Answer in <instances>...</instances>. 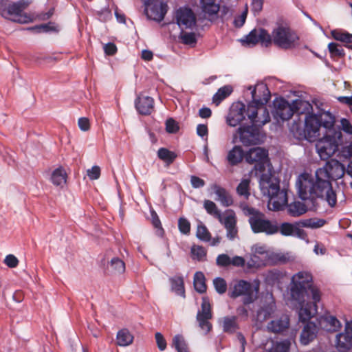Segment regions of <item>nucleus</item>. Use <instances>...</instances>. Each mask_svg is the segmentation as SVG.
I'll list each match as a JSON object with an SVG mask.
<instances>
[{"label":"nucleus","instance_id":"nucleus-1","mask_svg":"<svg viewBox=\"0 0 352 352\" xmlns=\"http://www.w3.org/2000/svg\"><path fill=\"white\" fill-rule=\"evenodd\" d=\"M344 173V166L338 160L331 159L316 170L314 177L307 173H302L298 180L299 197L307 201L311 209L317 208L318 199L325 200L331 207L335 206L337 197L331 180L342 178Z\"/></svg>","mask_w":352,"mask_h":352},{"label":"nucleus","instance_id":"nucleus-2","mask_svg":"<svg viewBox=\"0 0 352 352\" xmlns=\"http://www.w3.org/2000/svg\"><path fill=\"white\" fill-rule=\"evenodd\" d=\"M248 163L254 164L255 175H260L259 187L262 194L269 197L268 206L273 211L283 210L287 204V195L280 189V180L273 175L268 151L261 147L252 148L245 155Z\"/></svg>","mask_w":352,"mask_h":352},{"label":"nucleus","instance_id":"nucleus-3","mask_svg":"<svg viewBox=\"0 0 352 352\" xmlns=\"http://www.w3.org/2000/svg\"><path fill=\"white\" fill-rule=\"evenodd\" d=\"M252 100L247 107L242 102H234L226 118V122L230 126H236L246 120L258 125H265L270 121V116L266 104L270 99V92L265 84H258L252 90Z\"/></svg>","mask_w":352,"mask_h":352},{"label":"nucleus","instance_id":"nucleus-4","mask_svg":"<svg viewBox=\"0 0 352 352\" xmlns=\"http://www.w3.org/2000/svg\"><path fill=\"white\" fill-rule=\"evenodd\" d=\"M290 294L292 298L302 307L299 311L300 321L305 322L317 313V303L320 301L321 294L313 285V277L310 273L302 271L293 275Z\"/></svg>","mask_w":352,"mask_h":352},{"label":"nucleus","instance_id":"nucleus-5","mask_svg":"<svg viewBox=\"0 0 352 352\" xmlns=\"http://www.w3.org/2000/svg\"><path fill=\"white\" fill-rule=\"evenodd\" d=\"M335 122V117L329 111H322L318 114L309 113L306 116L303 129L293 125L292 131L299 139L315 142L323 132L334 126Z\"/></svg>","mask_w":352,"mask_h":352},{"label":"nucleus","instance_id":"nucleus-6","mask_svg":"<svg viewBox=\"0 0 352 352\" xmlns=\"http://www.w3.org/2000/svg\"><path fill=\"white\" fill-rule=\"evenodd\" d=\"M243 212L249 217L248 223L253 233L273 235L278 232L277 223L268 219L260 210L246 205L243 207Z\"/></svg>","mask_w":352,"mask_h":352},{"label":"nucleus","instance_id":"nucleus-7","mask_svg":"<svg viewBox=\"0 0 352 352\" xmlns=\"http://www.w3.org/2000/svg\"><path fill=\"white\" fill-rule=\"evenodd\" d=\"M316 148L321 160H326L339 150V146L342 144V134L340 129L336 130L331 126L327 131L323 132L317 139Z\"/></svg>","mask_w":352,"mask_h":352},{"label":"nucleus","instance_id":"nucleus-8","mask_svg":"<svg viewBox=\"0 0 352 352\" xmlns=\"http://www.w3.org/2000/svg\"><path fill=\"white\" fill-rule=\"evenodd\" d=\"M29 0H19L13 2L10 0H0V15L13 22L27 23L33 21V17L23 12L30 5Z\"/></svg>","mask_w":352,"mask_h":352},{"label":"nucleus","instance_id":"nucleus-9","mask_svg":"<svg viewBox=\"0 0 352 352\" xmlns=\"http://www.w3.org/2000/svg\"><path fill=\"white\" fill-rule=\"evenodd\" d=\"M299 36L295 31L280 25L274 28L272 34H269L267 47L274 45L282 50H291L297 46Z\"/></svg>","mask_w":352,"mask_h":352},{"label":"nucleus","instance_id":"nucleus-10","mask_svg":"<svg viewBox=\"0 0 352 352\" xmlns=\"http://www.w3.org/2000/svg\"><path fill=\"white\" fill-rule=\"evenodd\" d=\"M258 282H254L252 284L245 280H235L230 285L228 296L231 298L242 297L243 305H247L254 302L258 298Z\"/></svg>","mask_w":352,"mask_h":352},{"label":"nucleus","instance_id":"nucleus-11","mask_svg":"<svg viewBox=\"0 0 352 352\" xmlns=\"http://www.w3.org/2000/svg\"><path fill=\"white\" fill-rule=\"evenodd\" d=\"M250 125H241L237 129L240 142L245 146L257 144L260 142V128L263 125H258L250 122Z\"/></svg>","mask_w":352,"mask_h":352},{"label":"nucleus","instance_id":"nucleus-12","mask_svg":"<svg viewBox=\"0 0 352 352\" xmlns=\"http://www.w3.org/2000/svg\"><path fill=\"white\" fill-rule=\"evenodd\" d=\"M212 318V312L209 298L207 296L202 298L201 309L197 311L196 319L199 328L208 334L212 329L210 320Z\"/></svg>","mask_w":352,"mask_h":352},{"label":"nucleus","instance_id":"nucleus-13","mask_svg":"<svg viewBox=\"0 0 352 352\" xmlns=\"http://www.w3.org/2000/svg\"><path fill=\"white\" fill-rule=\"evenodd\" d=\"M176 23L183 30L184 29L192 30L197 24V17L190 8L182 7L175 12Z\"/></svg>","mask_w":352,"mask_h":352},{"label":"nucleus","instance_id":"nucleus-14","mask_svg":"<svg viewBox=\"0 0 352 352\" xmlns=\"http://www.w3.org/2000/svg\"><path fill=\"white\" fill-rule=\"evenodd\" d=\"M269 32L263 29H254L248 35H246L241 42L243 46L253 47L259 42L265 47H267V38Z\"/></svg>","mask_w":352,"mask_h":352},{"label":"nucleus","instance_id":"nucleus-15","mask_svg":"<svg viewBox=\"0 0 352 352\" xmlns=\"http://www.w3.org/2000/svg\"><path fill=\"white\" fill-rule=\"evenodd\" d=\"M167 12V5L159 0H153L146 3L145 12L151 20L161 21Z\"/></svg>","mask_w":352,"mask_h":352},{"label":"nucleus","instance_id":"nucleus-16","mask_svg":"<svg viewBox=\"0 0 352 352\" xmlns=\"http://www.w3.org/2000/svg\"><path fill=\"white\" fill-rule=\"evenodd\" d=\"M295 111L294 106L283 98L274 102V116L277 120H288L292 117Z\"/></svg>","mask_w":352,"mask_h":352},{"label":"nucleus","instance_id":"nucleus-17","mask_svg":"<svg viewBox=\"0 0 352 352\" xmlns=\"http://www.w3.org/2000/svg\"><path fill=\"white\" fill-rule=\"evenodd\" d=\"M337 349L340 352H347L352 347V321L346 322L344 332L336 336Z\"/></svg>","mask_w":352,"mask_h":352},{"label":"nucleus","instance_id":"nucleus-18","mask_svg":"<svg viewBox=\"0 0 352 352\" xmlns=\"http://www.w3.org/2000/svg\"><path fill=\"white\" fill-rule=\"evenodd\" d=\"M318 325L320 328L329 332L338 331L342 327V324L338 318L329 313H325L320 316Z\"/></svg>","mask_w":352,"mask_h":352},{"label":"nucleus","instance_id":"nucleus-19","mask_svg":"<svg viewBox=\"0 0 352 352\" xmlns=\"http://www.w3.org/2000/svg\"><path fill=\"white\" fill-rule=\"evenodd\" d=\"M289 327V318L287 315H283L278 318L271 320L267 324L268 331L274 333H283Z\"/></svg>","mask_w":352,"mask_h":352},{"label":"nucleus","instance_id":"nucleus-20","mask_svg":"<svg viewBox=\"0 0 352 352\" xmlns=\"http://www.w3.org/2000/svg\"><path fill=\"white\" fill-rule=\"evenodd\" d=\"M216 0H201L202 11L209 16H213L221 12V16H225L229 11L228 8L223 6L221 9Z\"/></svg>","mask_w":352,"mask_h":352},{"label":"nucleus","instance_id":"nucleus-21","mask_svg":"<svg viewBox=\"0 0 352 352\" xmlns=\"http://www.w3.org/2000/svg\"><path fill=\"white\" fill-rule=\"evenodd\" d=\"M135 108L142 115H150L154 109V100L149 96L138 97L135 102Z\"/></svg>","mask_w":352,"mask_h":352},{"label":"nucleus","instance_id":"nucleus-22","mask_svg":"<svg viewBox=\"0 0 352 352\" xmlns=\"http://www.w3.org/2000/svg\"><path fill=\"white\" fill-rule=\"evenodd\" d=\"M318 326L313 322H307L300 334V341L304 345L313 341L318 333Z\"/></svg>","mask_w":352,"mask_h":352},{"label":"nucleus","instance_id":"nucleus-23","mask_svg":"<svg viewBox=\"0 0 352 352\" xmlns=\"http://www.w3.org/2000/svg\"><path fill=\"white\" fill-rule=\"evenodd\" d=\"M67 173L64 168L59 166L51 175V182L56 186L63 187L67 182Z\"/></svg>","mask_w":352,"mask_h":352},{"label":"nucleus","instance_id":"nucleus-24","mask_svg":"<svg viewBox=\"0 0 352 352\" xmlns=\"http://www.w3.org/2000/svg\"><path fill=\"white\" fill-rule=\"evenodd\" d=\"M224 227L226 229V236L230 240H234L238 236L236 220L235 217L230 215L224 219Z\"/></svg>","mask_w":352,"mask_h":352},{"label":"nucleus","instance_id":"nucleus-25","mask_svg":"<svg viewBox=\"0 0 352 352\" xmlns=\"http://www.w3.org/2000/svg\"><path fill=\"white\" fill-rule=\"evenodd\" d=\"M245 155L243 150L240 146H234L228 152L227 160L231 166H235L243 160Z\"/></svg>","mask_w":352,"mask_h":352},{"label":"nucleus","instance_id":"nucleus-26","mask_svg":"<svg viewBox=\"0 0 352 352\" xmlns=\"http://www.w3.org/2000/svg\"><path fill=\"white\" fill-rule=\"evenodd\" d=\"M133 336L127 329H122L117 333L116 344L120 346H126L133 343Z\"/></svg>","mask_w":352,"mask_h":352},{"label":"nucleus","instance_id":"nucleus-27","mask_svg":"<svg viewBox=\"0 0 352 352\" xmlns=\"http://www.w3.org/2000/svg\"><path fill=\"white\" fill-rule=\"evenodd\" d=\"M307 211V206L300 201H294L287 205L288 214L294 217L304 214Z\"/></svg>","mask_w":352,"mask_h":352},{"label":"nucleus","instance_id":"nucleus-28","mask_svg":"<svg viewBox=\"0 0 352 352\" xmlns=\"http://www.w3.org/2000/svg\"><path fill=\"white\" fill-rule=\"evenodd\" d=\"M223 331L227 333H234L239 328L236 316H226L223 318Z\"/></svg>","mask_w":352,"mask_h":352},{"label":"nucleus","instance_id":"nucleus-29","mask_svg":"<svg viewBox=\"0 0 352 352\" xmlns=\"http://www.w3.org/2000/svg\"><path fill=\"white\" fill-rule=\"evenodd\" d=\"M214 190V193L218 196V200L220 201L223 206H230L232 204V198L225 188L215 185Z\"/></svg>","mask_w":352,"mask_h":352},{"label":"nucleus","instance_id":"nucleus-30","mask_svg":"<svg viewBox=\"0 0 352 352\" xmlns=\"http://www.w3.org/2000/svg\"><path fill=\"white\" fill-rule=\"evenodd\" d=\"M326 220L316 217L300 220L297 225L303 228L316 229L322 227L326 223Z\"/></svg>","mask_w":352,"mask_h":352},{"label":"nucleus","instance_id":"nucleus-31","mask_svg":"<svg viewBox=\"0 0 352 352\" xmlns=\"http://www.w3.org/2000/svg\"><path fill=\"white\" fill-rule=\"evenodd\" d=\"M171 289L175 292L177 295L185 297L184 283L182 276H174L169 279Z\"/></svg>","mask_w":352,"mask_h":352},{"label":"nucleus","instance_id":"nucleus-32","mask_svg":"<svg viewBox=\"0 0 352 352\" xmlns=\"http://www.w3.org/2000/svg\"><path fill=\"white\" fill-rule=\"evenodd\" d=\"M233 89L230 85H225L218 89L212 97V102L218 106L225 98L229 96Z\"/></svg>","mask_w":352,"mask_h":352},{"label":"nucleus","instance_id":"nucleus-33","mask_svg":"<svg viewBox=\"0 0 352 352\" xmlns=\"http://www.w3.org/2000/svg\"><path fill=\"white\" fill-rule=\"evenodd\" d=\"M157 157L167 165H170L173 163L177 155L175 152L168 148H160L157 151Z\"/></svg>","mask_w":352,"mask_h":352},{"label":"nucleus","instance_id":"nucleus-34","mask_svg":"<svg viewBox=\"0 0 352 352\" xmlns=\"http://www.w3.org/2000/svg\"><path fill=\"white\" fill-rule=\"evenodd\" d=\"M194 287L195 290L200 293H205L207 289L206 278L201 272H197L194 275Z\"/></svg>","mask_w":352,"mask_h":352},{"label":"nucleus","instance_id":"nucleus-35","mask_svg":"<svg viewBox=\"0 0 352 352\" xmlns=\"http://www.w3.org/2000/svg\"><path fill=\"white\" fill-rule=\"evenodd\" d=\"M328 50L330 56L333 60L344 58L345 56V52L340 45L337 43L331 42L328 45Z\"/></svg>","mask_w":352,"mask_h":352},{"label":"nucleus","instance_id":"nucleus-36","mask_svg":"<svg viewBox=\"0 0 352 352\" xmlns=\"http://www.w3.org/2000/svg\"><path fill=\"white\" fill-rule=\"evenodd\" d=\"M191 257L193 260L204 261L206 260L207 251L203 246L194 245L190 250Z\"/></svg>","mask_w":352,"mask_h":352},{"label":"nucleus","instance_id":"nucleus-37","mask_svg":"<svg viewBox=\"0 0 352 352\" xmlns=\"http://www.w3.org/2000/svg\"><path fill=\"white\" fill-rule=\"evenodd\" d=\"M172 344L177 352H189L188 345L182 335H175L173 338Z\"/></svg>","mask_w":352,"mask_h":352},{"label":"nucleus","instance_id":"nucleus-38","mask_svg":"<svg viewBox=\"0 0 352 352\" xmlns=\"http://www.w3.org/2000/svg\"><path fill=\"white\" fill-rule=\"evenodd\" d=\"M250 183L249 179H243L238 186L236 187V192L239 195L244 197L245 199H248L250 195Z\"/></svg>","mask_w":352,"mask_h":352},{"label":"nucleus","instance_id":"nucleus-39","mask_svg":"<svg viewBox=\"0 0 352 352\" xmlns=\"http://www.w3.org/2000/svg\"><path fill=\"white\" fill-rule=\"evenodd\" d=\"M196 236L199 239L204 242L211 241V234L206 226L203 223H200L197 226Z\"/></svg>","mask_w":352,"mask_h":352},{"label":"nucleus","instance_id":"nucleus-40","mask_svg":"<svg viewBox=\"0 0 352 352\" xmlns=\"http://www.w3.org/2000/svg\"><path fill=\"white\" fill-rule=\"evenodd\" d=\"M331 34L333 38L337 41L347 44L352 43V34H349L346 32H341L340 30H333Z\"/></svg>","mask_w":352,"mask_h":352},{"label":"nucleus","instance_id":"nucleus-41","mask_svg":"<svg viewBox=\"0 0 352 352\" xmlns=\"http://www.w3.org/2000/svg\"><path fill=\"white\" fill-rule=\"evenodd\" d=\"M204 206L208 214L213 215L216 218L221 219V212L213 201L210 200H205Z\"/></svg>","mask_w":352,"mask_h":352},{"label":"nucleus","instance_id":"nucleus-42","mask_svg":"<svg viewBox=\"0 0 352 352\" xmlns=\"http://www.w3.org/2000/svg\"><path fill=\"white\" fill-rule=\"evenodd\" d=\"M182 43L185 45H195L197 43L195 34L193 32H185L182 30L179 35Z\"/></svg>","mask_w":352,"mask_h":352},{"label":"nucleus","instance_id":"nucleus-43","mask_svg":"<svg viewBox=\"0 0 352 352\" xmlns=\"http://www.w3.org/2000/svg\"><path fill=\"white\" fill-rule=\"evenodd\" d=\"M290 345V341L285 340L283 342L274 343L270 350L272 352H289Z\"/></svg>","mask_w":352,"mask_h":352},{"label":"nucleus","instance_id":"nucleus-44","mask_svg":"<svg viewBox=\"0 0 352 352\" xmlns=\"http://www.w3.org/2000/svg\"><path fill=\"white\" fill-rule=\"evenodd\" d=\"M112 270L116 273H123L125 271V263L118 257L113 258L110 261Z\"/></svg>","mask_w":352,"mask_h":352},{"label":"nucleus","instance_id":"nucleus-45","mask_svg":"<svg viewBox=\"0 0 352 352\" xmlns=\"http://www.w3.org/2000/svg\"><path fill=\"white\" fill-rule=\"evenodd\" d=\"M213 285L216 292L219 294H223L227 291V283L223 278L217 277L214 279Z\"/></svg>","mask_w":352,"mask_h":352},{"label":"nucleus","instance_id":"nucleus-46","mask_svg":"<svg viewBox=\"0 0 352 352\" xmlns=\"http://www.w3.org/2000/svg\"><path fill=\"white\" fill-rule=\"evenodd\" d=\"M178 228L181 233L184 234H189L190 232V223L185 217H180L178 219Z\"/></svg>","mask_w":352,"mask_h":352},{"label":"nucleus","instance_id":"nucleus-47","mask_svg":"<svg viewBox=\"0 0 352 352\" xmlns=\"http://www.w3.org/2000/svg\"><path fill=\"white\" fill-rule=\"evenodd\" d=\"M273 310L272 307H261L257 311V319L258 320L263 322L271 317Z\"/></svg>","mask_w":352,"mask_h":352},{"label":"nucleus","instance_id":"nucleus-48","mask_svg":"<svg viewBox=\"0 0 352 352\" xmlns=\"http://www.w3.org/2000/svg\"><path fill=\"white\" fill-rule=\"evenodd\" d=\"M295 226L296 225H293L292 223L285 222L278 226V231H280V234L283 236H292Z\"/></svg>","mask_w":352,"mask_h":352},{"label":"nucleus","instance_id":"nucleus-49","mask_svg":"<svg viewBox=\"0 0 352 352\" xmlns=\"http://www.w3.org/2000/svg\"><path fill=\"white\" fill-rule=\"evenodd\" d=\"M179 129L178 123L173 118H168L166 121V131L168 133H175Z\"/></svg>","mask_w":352,"mask_h":352},{"label":"nucleus","instance_id":"nucleus-50","mask_svg":"<svg viewBox=\"0 0 352 352\" xmlns=\"http://www.w3.org/2000/svg\"><path fill=\"white\" fill-rule=\"evenodd\" d=\"M216 264L219 267H226L230 265V257L226 254H221L216 258Z\"/></svg>","mask_w":352,"mask_h":352},{"label":"nucleus","instance_id":"nucleus-51","mask_svg":"<svg viewBox=\"0 0 352 352\" xmlns=\"http://www.w3.org/2000/svg\"><path fill=\"white\" fill-rule=\"evenodd\" d=\"M155 338L159 350L161 351H164L166 349L167 344L163 335L160 332H157L155 334Z\"/></svg>","mask_w":352,"mask_h":352},{"label":"nucleus","instance_id":"nucleus-52","mask_svg":"<svg viewBox=\"0 0 352 352\" xmlns=\"http://www.w3.org/2000/svg\"><path fill=\"white\" fill-rule=\"evenodd\" d=\"M18 258L13 254H8L4 259V263L10 268L16 267L19 265Z\"/></svg>","mask_w":352,"mask_h":352},{"label":"nucleus","instance_id":"nucleus-53","mask_svg":"<svg viewBox=\"0 0 352 352\" xmlns=\"http://www.w3.org/2000/svg\"><path fill=\"white\" fill-rule=\"evenodd\" d=\"M341 155L344 158H350L352 157V142L346 143L343 146L340 151Z\"/></svg>","mask_w":352,"mask_h":352},{"label":"nucleus","instance_id":"nucleus-54","mask_svg":"<svg viewBox=\"0 0 352 352\" xmlns=\"http://www.w3.org/2000/svg\"><path fill=\"white\" fill-rule=\"evenodd\" d=\"M101 175V169L98 166H93L89 169V179L96 180L100 178Z\"/></svg>","mask_w":352,"mask_h":352},{"label":"nucleus","instance_id":"nucleus-55","mask_svg":"<svg viewBox=\"0 0 352 352\" xmlns=\"http://www.w3.org/2000/svg\"><path fill=\"white\" fill-rule=\"evenodd\" d=\"M190 183L193 188H199L205 186V181L197 176L192 175L190 177Z\"/></svg>","mask_w":352,"mask_h":352},{"label":"nucleus","instance_id":"nucleus-56","mask_svg":"<svg viewBox=\"0 0 352 352\" xmlns=\"http://www.w3.org/2000/svg\"><path fill=\"white\" fill-rule=\"evenodd\" d=\"M263 0H252V10L254 14H258L263 9Z\"/></svg>","mask_w":352,"mask_h":352},{"label":"nucleus","instance_id":"nucleus-57","mask_svg":"<svg viewBox=\"0 0 352 352\" xmlns=\"http://www.w3.org/2000/svg\"><path fill=\"white\" fill-rule=\"evenodd\" d=\"M104 53L108 56H113L118 51L116 45L113 43H108L104 46Z\"/></svg>","mask_w":352,"mask_h":352},{"label":"nucleus","instance_id":"nucleus-58","mask_svg":"<svg viewBox=\"0 0 352 352\" xmlns=\"http://www.w3.org/2000/svg\"><path fill=\"white\" fill-rule=\"evenodd\" d=\"M197 134L201 138L207 137L208 135V129L206 124H199L197 126Z\"/></svg>","mask_w":352,"mask_h":352},{"label":"nucleus","instance_id":"nucleus-59","mask_svg":"<svg viewBox=\"0 0 352 352\" xmlns=\"http://www.w3.org/2000/svg\"><path fill=\"white\" fill-rule=\"evenodd\" d=\"M245 259L239 256H235L233 258H230V265L235 267H243L245 265Z\"/></svg>","mask_w":352,"mask_h":352},{"label":"nucleus","instance_id":"nucleus-60","mask_svg":"<svg viewBox=\"0 0 352 352\" xmlns=\"http://www.w3.org/2000/svg\"><path fill=\"white\" fill-rule=\"evenodd\" d=\"M151 222L153 226L157 229L163 230L161 224V221L160 220V218L156 213L155 211L152 210L151 212Z\"/></svg>","mask_w":352,"mask_h":352},{"label":"nucleus","instance_id":"nucleus-61","mask_svg":"<svg viewBox=\"0 0 352 352\" xmlns=\"http://www.w3.org/2000/svg\"><path fill=\"white\" fill-rule=\"evenodd\" d=\"M300 226L297 225V223H296L294 234L292 236H296L299 239L305 240L307 237V234L306 232L299 228Z\"/></svg>","mask_w":352,"mask_h":352},{"label":"nucleus","instance_id":"nucleus-62","mask_svg":"<svg viewBox=\"0 0 352 352\" xmlns=\"http://www.w3.org/2000/svg\"><path fill=\"white\" fill-rule=\"evenodd\" d=\"M247 16V11L243 12L237 19H234V25L237 28H240L243 25L245 21Z\"/></svg>","mask_w":352,"mask_h":352},{"label":"nucleus","instance_id":"nucleus-63","mask_svg":"<svg viewBox=\"0 0 352 352\" xmlns=\"http://www.w3.org/2000/svg\"><path fill=\"white\" fill-rule=\"evenodd\" d=\"M199 116L201 118H209L212 116V111L208 107H202L199 110Z\"/></svg>","mask_w":352,"mask_h":352},{"label":"nucleus","instance_id":"nucleus-64","mask_svg":"<svg viewBox=\"0 0 352 352\" xmlns=\"http://www.w3.org/2000/svg\"><path fill=\"white\" fill-rule=\"evenodd\" d=\"M78 125L80 130L83 131H88V118L85 117L79 118Z\"/></svg>","mask_w":352,"mask_h":352}]
</instances>
